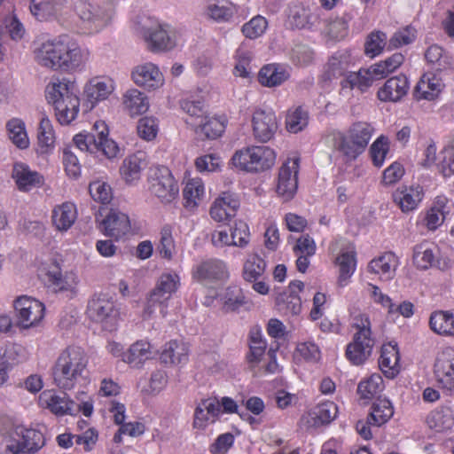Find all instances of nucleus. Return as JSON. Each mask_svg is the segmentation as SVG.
Here are the masks:
<instances>
[{
  "label": "nucleus",
  "instance_id": "c9c22d12",
  "mask_svg": "<svg viewBox=\"0 0 454 454\" xmlns=\"http://www.w3.org/2000/svg\"><path fill=\"white\" fill-rule=\"evenodd\" d=\"M400 357L396 344H384L379 359V366L388 378H394L400 372Z\"/></svg>",
  "mask_w": 454,
  "mask_h": 454
},
{
  "label": "nucleus",
  "instance_id": "680f3d73",
  "mask_svg": "<svg viewBox=\"0 0 454 454\" xmlns=\"http://www.w3.org/2000/svg\"><path fill=\"white\" fill-rule=\"evenodd\" d=\"M157 310H159V315L161 318L166 317L168 315V302L158 296H153V294L151 292L142 313L143 319L151 320L157 317Z\"/></svg>",
  "mask_w": 454,
  "mask_h": 454
},
{
  "label": "nucleus",
  "instance_id": "9d476101",
  "mask_svg": "<svg viewBox=\"0 0 454 454\" xmlns=\"http://www.w3.org/2000/svg\"><path fill=\"white\" fill-rule=\"evenodd\" d=\"M16 324L20 329L35 328L44 317L45 307L40 301L27 295L18 297L13 303Z\"/></svg>",
  "mask_w": 454,
  "mask_h": 454
},
{
  "label": "nucleus",
  "instance_id": "4d7b16f0",
  "mask_svg": "<svg viewBox=\"0 0 454 454\" xmlns=\"http://www.w3.org/2000/svg\"><path fill=\"white\" fill-rule=\"evenodd\" d=\"M425 58L432 68L437 71L447 70L452 67L450 57L437 44L431 45L427 48L425 52Z\"/></svg>",
  "mask_w": 454,
  "mask_h": 454
},
{
  "label": "nucleus",
  "instance_id": "a211bd4d",
  "mask_svg": "<svg viewBox=\"0 0 454 454\" xmlns=\"http://www.w3.org/2000/svg\"><path fill=\"white\" fill-rule=\"evenodd\" d=\"M192 277L203 285L223 280L228 278L227 266L218 259L205 260L193 268Z\"/></svg>",
  "mask_w": 454,
  "mask_h": 454
},
{
  "label": "nucleus",
  "instance_id": "de8ad7c7",
  "mask_svg": "<svg viewBox=\"0 0 454 454\" xmlns=\"http://www.w3.org/2000/svg\"><path fill=\"white\" fill-rule=\"evenodd\" d=\"M289 77L287 70L278 65L270 64L261 68L258 79L262 85L275 87L280 85Z\"/></svg>",
  "mask_w": 454,
  "mask_h": 454
},
{
  "label": "nucleus",
  "instance_id": "338daca9",
  "mask_svg": "<svg viewBox=\"0 0 454 454\" xmlns=\"http://www.w3.org/2000/svg\"><path fill=\"white\" fill-rule=\"evenodd\" d=\"M388 152L389 139L387 137L380 135L370 147V154L373 165L376 167H381L384 164Z\"/></svg>",
  "mask_w": 454,
  "mask_h": 454
},
{
  "label": "nucleus",
  "instance_id": "37998d69",
  "mask_svg": "<svg viewBox=\"0 0 454 454\" xmlns=\"http://www.w3.org/2000/svg\"><path fill=\"white\" fill-rule=\"evenodd\" d=\"M182 110L188 115L185 123L193 128L206 114L204 100L195 98L193 96H188L180 102Z\"/></svg>",
  "mask_w": 454,
  "mask_h": 454
},
{
  "label": "nucleus",
  "instance_id": "603ef678",
  "mask_svg": "<svg viewBox=\"0 0 454 454\" xmlns=\"http://www.w3.org/2000/svg\"><path fill=\"white\" fill-rule=\"evenodd\" d=\"M309 113L302 106L291 107L286 116L287 131L296 134L303 130L309 124Z\"/></svg>",
  "mask_w": 454,
  "mask_h": 454
},
{
  "label": "nucleus",
  "instance_id": "3c124183",
  "mask_svg": "<svg viewBox=\"0 0 454 454\" xmlns=\"http://www.w3.org/2000/svg\"><path fill=\"white\" fill-rule=\"evenodd\" d=\"M383 389L384 381L382 377L374 373L358 384L357 393L361 399L368 401L372 398H379V395Z\"/></svg>",
  "mask_w": 454,
  "mask_h": 454
},
{
  "label": "nucleus",
  "instance_id": "c85d7f7f",
  "mask_svg": "<svg viewBox=\"0 0 454 454\" xmlns=\"http://www.w3.org/2000/svg\"><path fill=\"white\" fill-rule=\"evenodd\" d=\"M121 105L123 110L130 117L141 115L146 113L150 107L148 97L135 88L129 89L123 93Z\"/></svg>",
  "mask_w": 454,
  "mask_h": 454
},
{
  "label": "nucleus",
  "instance_id": "49530a36",
  "mask_svg": "<svg viewBox=\"0 0 454 454\" xmlns=\"http://www.w3.org/2000/svg\"><path fill=\"white\" fill-rule=\"evenodd\" d=\"M310 10L302 4H292L287 10L286 24L292 28H305L313 23Z\"/></svg>",
  "mask_w": 454,
  "mask_h": 454
},
{
  "label": "nucleus",
  "instance_id": "f03ea898",
  "mask_svg": "<svg viewBox=\"0 0 454 454\" xmlns=\"http://www.w3.org/2000/svg\"><path fill=\"white\" fill-rule=\"evenodd\" d=\"M88 364V356L82 348L67 347L59 354L52 369L57 387L64 390L74 388L85 379Z\"/></svg>",
  "mask_w": 454,
  "mask_h": 454
},
{
  "label": "nucleus",
  "instance_id": "052dcab7",
  "mask_svg": "<svg viewBox=\"0 0 454 454\" xmlns=\"http://www.w3.org/2000/svg\"><path fill=\"white\" fill-rule=\"evenodd\" d=\"M30 12L36 20H48L57 14V6L53 0H30Z\"/></svg>",
  "mask_w": 454,
  "mask_h": 454
},
{
  "label": "nucleus",
  "instance_id": "f8f14e48",
  "mask_svg": "<svg viewBox=\"0 0 454 454\" xmlns=\"http://www.w3.org/2000/svg\"><path fill=\"white\" fill-rule=\"evenodd\" d=\"M299 160L287 159L281 166L277 183V193L284 200L294 198L298 188Z\"/></svg>",
  "mask_w": 454,
  "mask_h": 454
},
{
  "label": "nucleus",
  "instance_id": "bf43d9fd",
  "mask_svg": "<svg viewBox=\"0 0 454 454\" xmlns=\"http://www.w3.org/2000/svg\"><path fill=\"white\" fill-rule=\"evenodd\" d=\"M387 35L380 30L372 31L366 38L364 53L369 58H374L381 54L385 48L387 49Z\"/></svg>",
  "mask_w": 454,
  "mask_h": 454
},
{
  "label": "nucleus",
  "instance_id": "5701e85b",
  "mask_svg": "<svg viewBox=\"0 0 454 454\" xmlns=\"http://www.w3.org/2000/svg\"><path fill=\"white\" fill-rule=\"evenodd\" d=\"M393 201L404 214L415 210L423 198V190L419 185L398 187L392 194Z\"/></svg>",
  "mask_w": 454,
  "mask_h": 454
},
{
  "label": "nucleus",
  "instance_id": "412c9836",
  "mask_svg": "<svg viewBox=\"0 0 454 454\" xmlns=\"http://www.w3.org/2000/svg\"><path fill=\"white\" fill-rule=\"evenodd\" d=\"M105 235L120 240L131 233V221L129 215L118 210L112 209L103 220Z\"/></svg>",
  "mask_w": 454,
  "mask_h": 454
},
{
  "label": "nucleus",
  "instance_id": "e2e57ef3",
  "mask_svg": "<svg viewBox=\"0 0 454 454\" xmlns=\"http://www.w3.org/2000/svg\"><path fill=\"white\" fill-rule=\"evenodd\" d=\"M38 145L42 153L48 152L52 148L55 143V136L52 124L46 116L42 117L38 128Z\"/></svg>",
  "mask_w": 454,
  "mask_h": 454
},
{
  "label": "nucleus",
  "instance_id": "f704fd0d",
  "mask_svg": "<svg viewBox=\"0 0 454 454\" xmlns=\"http://www.w3.org/2000/svg\"><path fill=\"white\" fill-rule=\"evenodd\" d=\"M451 207L452 203L446 197H437L426 214L425 223L427 229L434 231L441 226Z\"/></svg>",
  "mask_w": 454,
  "mask_h": 454
},
{
  "label": "nucleus",
  "instance_id": "5fc2aeb1",
  "mask_svg": "<svg viewBox=\"0 0 454 454\" xmlns=\"http://www.w3.org/2000/svg\"><path fill=\"white\" fill-rule=\"evenodd\" d=\"M374 132V127L366 121L354 122L346 131L349 137L356 142V146H362L364 150Z\"/></svg>",
  "mask_w": 454,
  "mask_h": 454
},
{
  "label": "nucleus",
  "instance_id": "4468645a",
  "mask_svg": "<svg viewBox=\"0 0 454 454\" xmlns=\"http://www.w3.org/2000/svg\"><path fill=\"white\" fill-rule=\"evenodd\" d=\"M131 79L138 87L149 91L159 90L165 84L163 73L153 62L136 66L131 72Z\"/></svg>",
  "mask_w": 454,
  "mask_h": 454
},
{
  "label": "nucleus",
  "instance_id": "423d86ee",
  "mask_svg": "<svg viewBox=\"0 0 454 454\" xmlns=\"http://www.w3.org/2000/svg\"><path fill=\"white\" fill-rule=\"evenodd\" d=\"M404 60L402 53H394L383 61L372 65L369 68H360L357 73H350L346 79L340 82V92L348 94L353 89L357 88L364 91L375 80L386 77L395 71Z\"/></svg>",
  "mask_w": 454,
  "mask_h": 454
},
{
  "label": "nucleus",
  "instance_id": "e433bc0d",
  "mask_svg": "<svg viewBox=\"0 0 454 454\" xmlns=\"http://www.w3.org/2000/svg\"><path fill=\"white\" fill-rule=\"evenodd\" d=\"M438 256L439 248L429 242L420 243L413 249V263L420 270H427L435 266Z\"/></svg>",
  "mask_w": 454,
  "mask_h": 454
},
{
  "label": "nucleus",
  "instance_id": "20e7f679",
  "mask_svg": "<svg viewBox=\"0 0 454 454\" xmlns=\"http://www.w3.org/2000/svg\"><path fill=\"white\" fill-rule=\"evenodd\" d=\"M134 29L152 52L169 51L178 44L180 35L175 27L150 17H138L134 22Z\"/></svg>",
  "mask_w": 454,
  "mask_h": 454
},
{
  "label": "nucleus",
  "instance_id": "bb28decb",
  "mask_svg": "<svg viewBox=\"0 0 454 454\" xmlns=\"http://www.w3.org/2000/svg\"><path fill=\"white\" fill-rule=\"evenodd\" d=\"M189 347L183 340H172L164 344L160 360L168 366L183 365L188 362Z\"/></svg>",
  "mask_w": 454,
  "mask_h": 454
},
{
  "label": "nucleus",
  "instance_id": "aec40b11",
  "mask_svg": "<svg viewBox=\"0 0 454 454\" xmlns=\"http://www.w3.org/2000/svg\"><path fill=\"white\" fill-rule=\"evenodd\" d=\"M221 414L219 400L210 397L201 400L195 408L192 427L195 429L204 430L214 423Z\"/></svg>",
  "mask_w": 454,
  "mask_h": 454
},
{
  "label": "nucleus",
  "instance_id": "0e129e2a",
  "mask_svg": "<svg viewBox=\"0 0 454 454\" xmlns=\"http://www.w3.org/2000/svg\"><path fill=\"white\" fill-rule=\"evenodd\" d=\"M160 130L159 120L154 116H145L139 119L137 125L138 137L147 142L156 138Z\"/></svg>",
  "mask_w": 454,
  "mask_h": 454
},
{
  "label": "nucleus",
  "instance_id": "a18cd8bd",
  "mask_svg": "<svg viewBox=\"0 0 454 454\" xmlns=\"http://www.w3.org/2000/svg\"><path fill=\"white\" fill-rule=\"evenodd\" d=\"M429 325L439 335L454 336V313L437 310L431 314Z\"/></svg>",
  "mask_w": 454,
  "mask_h": 454
},
{
  "label": "nucleus",
  "instance_id": "09e8293b",
  "mask_svg": "<svg viewBox=\"0 0 454 454\" xmlns=\"http://www.w3.org/2000/svg\"><path fill=\"white\" fill-rule=\"evenodd\" d=\"M276 153L269 146H253L251 173L264 171L274 166Z\"/></svg>",
  "mask_w": 454,
  "mask_h": 454
},
{
  "label": "nucleus",
  "instance_id": "4be33fe9",
  "mask_svg": "<svg viewBox=\"0 0 454 454\" xmlns=\"http://www.w3.org/2000/svg\"><path fill=\"white\" fill-rule=\"evenodd\" d=\"M239 207V201L232 194L223 192L213 201L209 215L215 222L223 223L233 218Z\"/></svg>",
  "mask_w": 454,
  "mask_h": 454
},
{
  "label": "nucleus",
  "instance_id": "6e6552de",
  "mask_svg": "<svg viewBox=\"0 0 454 454\" xmlns=\"http://www.w3.org/2000/svg\"><path fill=\"white\" fill-rule=\"evenodd\" d=\"M87 315L90 320L99 324L102 329L112 332L117 326L119 309L113 297L100 294L89 301Z\"/></svg>",
  "mask_w": 454,
  "mask_h": 454
},
{
  "label": "nucleus",
  "instance_id": "9b49d317",
  "mask_svg": "<svg viewBox=\"0 0 454 454\" xmlns=\"http://www.w3.org/2000/svg\"><path fill=\"white\" fill-rule=\"evenodd\" d=\"M149 189L163 203H170L179 193L177 182L170 170L164 166L153 168L149 176Z\"/></svg>",
  "mask_w": 454,
  "mask_h": 454
},
{
  "label": "nucleus",
  "instance_id": "0eeeda50",
  "mask_svg": "<svg viewBox=\"0 0 454 454\" xmlns=\"http://www.w3.org/2000/svg\"><path fill=\"white\" fill-rule=\"evenodd\" d=\"M74 12L82 22L93 32H98L107 27L115 13L111 3L100 4L87 0L77 1Z\"/></svg>",
  "mask_w": 454,
  "mask_h": 454
},
{
  "label": "nucleus",
  "instance_id": "6e6d98bb",
  "mask_svg": "<svg viewBox=\"0 0 454 454\" xmlns=\"http://www.w3.org/2000/svg\"><path fill=\"white\" fill-rule=\"evenodd\" d=\"M9 138L20 149L29 146V138L26 130L25 122L20 118H12L6 123Z\"/></svg>",
  "mask_w": 454,
  "mask_h": 454
},
{
  "label": "nucleus",
  "instance_id": "13d9d810",
  "mask_svg": "<svg viewBox=\"0 0 454 454\" xmlns=\"http://www.w3.org/2000/svg\"><path fill=\"white\" fill-rule=\"evenodd\" d=\"M266 263L256 254L247 255L243 265V278L248 282H255L264 273Z\"/></svg>",
  "mask_w": 454,
  "mask_h": 454
},
{
  "label": "nucleus",
  "instance_id": "72a5a7b5",
  "mask_svg": "<svg viewBox=\"0 0 454 454\" xmlns=\"http://www.w3.org/2000/svg\"><path fill=\"white\" fill-rule=\"evenodd\" d=\"M12 177L19 190L27 192L43 183V176L36 171H33L23 163H16L13 166Z\"/></svg>",
  "mask_w": 454,
  "mask_h": 454
},
{
  "label": "nucleus",
  "instance_id": "864d4df0",
  "mask_svg": "<svg viewBox=\"0 0 454 454\" xmlns=\"http://www.w3.org/2000/svg\"><path fill=\"white\" fill-rule=\"evenodd\" d=\"M394 414V409L389 400L377 398L372 407L368 417L371 425L380 427L385 424Z\"/></svg>",
  "mask_w": 454,
  "mask_h": 454
},
{
  "label": "nucleus",
  "instance_id": "4c0bfd02",
  "mask_svg": "<svg viewBox=\"0 0 454 454\" xmlns=\"http://www.w3.org/2000/svg\"><path fill=\"white\" fill-rule=\"evenodd\" d=\"M233 14V6L227 0L207 1L202 11L205 19L215 22L229 21Z\"/></svg>",
  "mask_w": 454,
  "mask_h": 454
},
{
  "label": "nucleus",
  "instance_id": "774afa93",
  "mask_svg": "<svg viewBox=\"0 0 454 454\" xmlns=\"http://www.w3.org/2000/svg\"><path fill=\"white\" fill-rule=\"evenodd\" d=\"M267 27V20L263 16L256 15L242 26L241 32L247 38L256 39L265 33Z\"/></svg>",
  "mask_w": 454,
  "mask_h": 454
},
{
  "label": "nucleus",
  "instance_id": "1a4fd4ad",
  "mask_svg": "<svg viewBox=\"0 0 454 454\" xmlns=\"http://www.w3.org/2000/svg\"><path fill=\"white\" fill-rule=\"evenodd\" d=\"M6 451L10 454L35 452L44 444V439L39 431L17 426L4 438Z\"/></svg>",
  "mask_w": 454,
  "mask_h": 454
},
{
  "label": "nucleus",
  "instance_id": "2f4dec72",
  "mask_svg": "<svg viewBox=\"0 0 454 454\" xmlns=\"http://www.w3.org/2000/svg\"><path fill=\"white\" fill-rule=\"evenodd\" d=\"M399 265L398 257L392 252H387L372 260L368 265L369 271L379 275L382 279H392Z\"/></svg>",
  "mask_w": 454,
  "mask_h": 454
},
{
  "label": "nucleus",
  "instance_id": "f3484780",
  "mask_svg": "<svg viewBox=\"0 0 454 454\" xmlns=\"http://www.w3.org/2000/svg\"><path fill=\"white\" fill-rule=\"evenodd\" d=\"M252 124L254 137L262 143L270 141L278 128L275 114L261 108L254 112Z\"/></svg>",
  "mask_w": 454,
  "mask_h": 454
},
{
  "label": "nucleus",
  "instance_id": "f257e3e1",
  "mask_svg": "<svg viewBox=\"0 0 454 454\" xmlns=\"http://www.w3.org/2000/svg\"><path fill=\"white\" fill-rule=\"evenodd\" d=\"M33 55L40 67L52 71L74 72L88 59V52L66 35L38 42Z\"/></svg>",
  "mask_w": 454,
  "mask_h": 454
},
{
  "label": "nucleus",
  "instance_id": "c03bdc74",
  "mask_svg": "<svg viewBox=\"0 0 454 454\" xmlns=\"http://www.w3.org/2000/svg\"><path fill=\"white\" fill-rule=\"evenodd\" d=\"M48 281L55 291H73L78 285V277L74 271L64 274L55 266L47 272Z\"/></svg>",
  "mask_w": 454,
  "mask_h": 454
},
{
  "label": "nucleus",
  "instance_id": "b1692460",
  "mask_svg": "<svg viewBox=\"0 0 454 454\" xmlns=\"http://www.w3.org/2000/svg\"><path fill=\"white\" fill-rule=\"evenodd\" d=\"M145 153L137 152L127 156L120 167L119 172L121 179L128 184H136L140 178L142 171L146 168Z\"/></svg>",
  "mask_w": 454,
  "mask_h": 454
},
{
  "label": "nucleus",
  "instance_id": "dca6fc26",
  "mask_svg": "<svg viewBox=\"0 0 454 454\" xmlns=\"http://www.w3.org/2000/svg\"><path fill=\"white\" fill-rule=\"evenodd\" d=\"M356 64V58L350 50H340L334 52L325 66L324 78L332 80L344 76L341 82L352 73L349 71Z\"/></svg>",
  "mask_w": 454,
  "mask_h": 454
},
{
  "label": "nucleus",
  "instance_id": "473e14b6",
  "mask_svg": "<svg viewBox=\"0 0 454 454\" xmlns=\"http://www.w3.org/2000/svg\"><path fill=\"white\" fill-rule=\"evenodd\" d=\"M77 208L74 203L64 202L52 210L51 221L59 231H68L77 219Z\"/></svg>",
  "mask_w": 454,
  "mask_h": 454
},
{
  "label": "nucleus",
  "instance_id": "ea45409f",
  "mask_svg": "<svg viewBox=\"0 0 454 454\" xmlns=\"http://www.w3.org/2000/svg\"><path fill=\"white\" fill-rule=\"evenodd\" d=\"M205 185L201 178H189L183 190L184 207L189 209L196 208L204 200Z\"/></svg>",
  "mask_w": 454,
  "mask_h": 454
},
{
  "label": "nucleus",
  "instance_id": "69168bd1",
  "mask_svg": "<svg viewBox=\"0 0 454 454\" xmlns=\"http://www.w3.org/2000/svg\"><path fill=\"white\" fill-rule=\"evenodd\" d=\"M221 300L225 312L236 311L246 302L242 290L236 286L227 287Z\"/></svg>",
  "mask_w": 454,
  "mask_h": 454
},
{
  "label": "nucleus",
  "instance_id": "8fccbe9b",
  "mask_svg": "<svg viewBox=\"0 0 454 454\" xmlns=\"http://www.w3.org/2000/svg\"><path fill=\"white\" fill-rule=\"evenodd\" d=\"M355 143L356 142L351 139L346 132L338 133L335 137L334 146L346 161H351L365 151L362 146H356Z\"/></svg>",
  "mask_w": 454,
  "mask_h": 454
},
{
  "label": "nucleus",
  "instance_id": "6ab92c4d",
  "mask_svg": "<svg viewBox=\"0 0 454 454\" xmlns=\"http://www.w3.org/2000/svg\"><path fill=\"white\" fill-rule=\"evenodd\" d=\"M38 403L40 407L48 409L58 416L71 415L74 411V402L66 394L59 395L53 389L43 391L39 395Z\"/></svg>",
  "mask_w": 454,
  "mask_h": 454
},
{
  "label": "nucleus",
  "instance_id": "79ce46f5",
  "mask_svg": "<svg viewBox=\"0 0 454 454\" xmlns=\"http://www.w3.org/2000/svg\"><path fill=\"white\" fill-rule=\"evenodd\" d=\"M180 285V278L175 272L162 273L157 280L155 287L151 291L153 296H158L166 302L176 292Z\"/></svg>",
  "mask_w": 454,
  "mask_h": 454
},
{
  "label": "nucleus",
  "instance_id": "ddd939ff",
  "mask_svg": "<svg viewBox=\"0 0 454 454\" xmlns=\"http://www.w3.org/2000/svg\"><path fill=\"white\" fill-rule=\"evenodd\" d=\"M330 250L333 253H340L335 259V263L339 267V285L344 286L356 269L354 247L344 239H340L331 244Z\"/></svg>",
  "mask_w": 454,
  "mask_h": 454
},
{
  "label": "nucleus",
  "instance_id": "7ed1b4c3",
  "mask_svg": "<svg viewBox=\"0 0 454 454\" xmlns=\"http://www.w3.org/2000/svg\"><path fill=\"white\" fill-rule=\"evenodd\" d=\"M79 90L75 82L67 78L52 79L45 89L48 102L53 105L58 121L62 125L71 123L80 109Z\"/></svg>",
  "mask_w": 454,
  "mask_h": 454
},
{
  "label": "nucleus",
  "instance_id": "58836bf2",
  "mask_svg": "<svg viewBox=\"0 0 454 454\" xmlns=\"http://www.w3.org/2000/svg\"><path fill=\"white\" fill-rule=\"evenodd\" d=\"M338 413L337 405L331 401L317 404L308 414L307 424L317 427L333 420Z\"/></svg>",
  "mask_w": 454,
  "mask_h": 454
},
{
  "label": "nucleus",
  "instance_id": "a19ab883",
  "mask_svg": "<svg viewBox=\"0 0 454 454\" xmlns=\"http://www.w3.org/2000/svg\"><path fill=\"white\" fill-rule=\"evenodd\" d=\"M427 423L437 432L449 430L454 426V411L450 406L436 408L427 416Z\"/></svg>",
  "mask_w": 454,
  "mask_h": 454
},
{
  "label": "nucleus",
  "instance_id": "393cba45",
  "mask_svg": "<svg viewBox=\"0 0 454 454\" xmlns=\"http://www.w3.org/2000/svg\"><path fill=\"white\" fill-rule=\"evenodd\" d=\"M153 356L154 351L152 344L145 340H140L132 343L125 351L123 362L130 368L142 369L145 364Z\"/></svg>",
  "mask_w": 454,
  "mask_h": 454
},
{
  "label": "nucleus",
  "instance_id": "c756f323",
  "mask_svg": "<svg viewBox=\"0 0 454 454\" xmlns=\"http://www.w3.org/2000/svg\"><path fill=\"white\" fill-rule=\"evenodd\" d=\"M226 128V119L223 116L207 115L192 129L202 139H215L223 135Z\"/></svg>",
  "mask_w": 454,
  "mask_h": 454
},
{
  "label": "nucleus",
  "instance_id": "2eb2a0df",
  "mask_svg": "<svg viewBox=\"0 0 454 454\" xmlns=\"http://www.w3.org/2000/svg\"><path fill=\"white\" fill-rule=\"evenodd\" d=\"M115 90V82L109 77H95L83 88L84 105L90 109L106 100Z\"/></svg>",
  "mask_w": 454,
  "mask_h": 454
},
{
  "label": "nucleus",
  "instance_id": "39448f33",
  "mask_svg": "<svg viewBox=\"0 0 454 454\" xmlns=\"http://www.w3.org/2000/svg\"><path fill=\"white\" fill-rule=\"evenodd\" d=\"M350 320L353 338L347 347L346 356L353 364L359 365L371 356L375 340L372 337V323L367 314L354 312Z\"/></svg>",
  "mask_w": 454,
  "mask_h": 454
},
{
  "label": "nucleus",
  "instance_id": "a878e982",
  "mask_svg": "<svg viewBox=\"0 0 454 454\" xmlns=\"http://www.w3.org/2000/svg\"><path fill=\"white\" fill-rule=\"evenodd\" d=\"M434 373L438 382L444 388L454 387V349L447 348L438 356Z\"/></svg>",
  "mask_w": 454,
  "mask_h": 454
},
{
  "label": "nucleus",
  "instance_id": "7c9ffc66",
  "mask_svg": "<svg viewBox=\"0 0 454 454\" xmlns=\"http://www.w3.org/2000/svg\"><path fill=\"white\" fill-rule=\"evenodd\" d=\"M443 88L444 83L438 74L427 73L418 82L415 94L419 99L434 100L439 97Z\"/></svg>",
  "mask_w": 454,
  "mask_h": 454
},
{
  "label": "nucleus",
  "instance_id": "cd10ccee",
  "mask_svg": "<svg viewBox=\"0 0 454 454\" xmlns=\"http://www.w3.org/2000/svg\"><path fill=\"white\" fill-rule=\"evenodd\" d=\"M409 90V82L405 75H396L389 78L378 90L377 96L380 101L397 102L403 98Z\"/></svg>",
  "mask_w": 454,
  "mask_h": 454
}]
</instances>
